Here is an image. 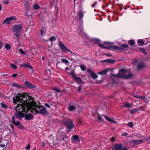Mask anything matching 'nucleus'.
Returning <instances> with one entry per match:
<instances>
[{
  "mask_svg": "<svg viewBox=\"0 0 150 150\" xmlns=\"http://www.w3.org/2000/svg\"><path fill=\"white\" fill-rule=\"evenodd\" d=\"M13 102L17 104L15 110L16 112H25L30 111L36 114L37 113L36 110V105L31 97L29 96L27 93H18L16 96L13 98Z\"/></svg>",
  "mask_w": 150,
  "mask_h": 150,
  "instance_id": "f257e3e1",
  "label": "nucleus"
},
{
  "mask_svg": "<svg viewBox=\"0 0 150 150\" xmlns=\"http://www.w3.org/2000/svg\"><path fill=\"white\" fill-rule=\"evenodd\" d=\"M113 76L117 78H123L125 79H128L133 77L134 75L129 71H127L122 69L120 70L118 74H114Z\"/></svg>",
  "mask_w": 150,
  "mask_h": 150,
  "instance_id": "f03ea898",
  "label": "nucleus"
},
{
  "mask_svg": "<svg viewBox=\"0 0 150 150\" xmlns=\"http://www.w3.org/2000/svg\"><path fill=\"white\" fill-rule=\"evenodd\" d=\"M12 30L16 32L15 35L17 40L19 38L20 35L18 34V33L21 31L22 28V26L21 25H15L13 26L12 28Z\"/></svg>",
  "mask_w": 150,
  "mask_h": 150,
  "instance_id": "7ed1b4c3",
  "label": "nucleus"
},
{
  "mask_svg": "<svg viewBox=\"0 0 150 150\" xmlns=\"http://www.w3.org/2000/svg\"><path fill=\"white\" fill-rule=\"evenodd\" d=\"M128 149L127 147L123 145L121 143L115 144L112 148V150H128Z\"/></svg>",
  "mask_w": 150,
  "mask_h": 150,
  "instance_id": "20e7f679",
  "label": "nucleus"
},
{
  "mask_svg": "<svg viewBox=\"0 0 150 150\" xmlns=\"http://www.w3.org/2000/svg\"><path fill=\"white\" fill-rule=\"evenodd\" d=\"M109 49H115L118 50H122L125 48H127L128 46V45L126 44H124L122 45L121 47L117 46L115 45H108Z\"/></svg>",
  "mask_w": 150,
  "mask_h": 150,
  "instance_id": "39448f33",
  "label": "nucleus"
},
{
  "mask_svg": "<svg viewBox=\"0 0 150 150\" xmlns=\"http://www.w3.org/2000/svg\"><path fill=\"white\" fill-rule=\"evenodd\" d=\"M36 104V103L35 102ZM36 110L37 111V113L41 114H45L47 113V111L46 109V108L44 107H40L39 106H37V104H36Z\"/></svg>",
  "mask_w": 150,
  "mask_h": 150,
  "instance_id": "423d86ee",
  "label": "nucleus"
},
{
  "mask_svg": "<svg viewBox=\"0 0 150 150\" xmlns=\"http://www.w3.org/2000/svg\"><path fill=\"white\" fill-rule=\"evenodd\" d=\"M64 124L69 129H72L74 127V125L72 121L68 119L67 121L64 122Z\"/></svg>",
  "mask_w": 150,
  "mask_h": 150,
  "instance_id": "0eeeda50",
  "label": "nucleus"
},
{
  "mask_svg": "<svg viewBox=\"0 0 150 150\" xmlns=\"http://www.w3.org/2000/svg\"><path fill=\"white\" fill-rule=\"evenodd\" d=\"M17 20V18L14 16H11L9 17H8L5 19L3 21L4 24L6 23V24H10L11 21H16Z\"/></svg>",
  "mask_w": 150,
  "mask_h": 150,
  "instance_id": "6e6552de",
  "label": "nucleus"
},
{
  "mask_svg": "<svg viewBox=\"0 0 150 150\" xmlns=\"http://www.w3.org/2000/svg\"><path fill=\"white\" fill-rule=\"evenodd\" d=\"M146 140V139L145 138H144L141 140H131L130 142V143L131 144H133L134 145H137L141 144L143 142L145 141Z\"/></svg>",
  "mask_w": 150,
  "mask_h": 150,
  "instance_id": "1a4fd4ad",
  "label": "nucleus"
},
{
  "mask_svg": "<svg viewBox=\"0 0 150 150\" xmlns=\"http://www.w3.org/2000/svg\"><path fill=\"white\" fill-rule=\"evenodd\" d=\"M58 137L61 139L66 141V139L67 138V136L66 133L64 132H62L61 134L60 132L58 133Z\"/></svg>",
  "mask_w": 150,
  "mask_h": 150,
  "instance_id": "9d476101",
  "label": "nucleus"
},
{
  "mask_svg": "<svg viewBox=\"0 0 150 150\" xmlns=\"http://www.w3.org/2000/svg\"><path fill=\"white\" fill-rule=\"evenodd\" d=\"M59 45L61 49L64 51H67L68 49L61 42H59Z\"/></svg>",
  "mask_w": 150,
  "mask_h": 150,
  "instance_id": "9b49d317",
  "label": "nucleus"
},
{
  "mask_svg": "<svg viewBox=\"0 0 150 150\" xmlns=\"http://www.w3.org/2000/svg\"><path fill=\"white\" fill-rule=\"evenodd\" d=\"M18 112L15 113V115L16 117L18 118L21 119L23 117L24 115L22 112H19L17 111Z\"/></svg>",
  "mask_w": 150,
  "mask_h": 150,
  "instance_id": "f8f14e48",
  "label": "nucleus"
},
{
  "mask_svg": "<svg viewBox=\"0 0 150 150\" xmlns=\"http://www.w3.org/2000/svg\"><path fill=\"white\" fill-rule=\"evenodd\" d=\"M87 71L88 72L91 74V77L93 79H96L98 78V76L91 69H87Z\"/></svg>",
  "mask_w": 150,
  "mask_h": 150,
  "instance_id": "ddd939ff",
  "label": "nucleus"
},
{
  "mask_svg": "<svg viewBox=\"0 0 150 150\" xmlns=\"http://www.w3.org/2000/svg\"><path fill=\"white\" fill-rule=\"evenodd\" d=\"M95 40L96 43L100 47L104 49L108 48L107 47H105V45L102 44H100V41L99 40L96 39Z\"/></svg>",
  "mask_w": 150,
  "mask_h": 150,
  "instance_id": "4468645a",
  "label": "nucleus"
},
{
  "mask_svg": "<svg viewBox=\"0 0 150 150\" xmlns=\"http://www.w3.org/2000/svg\"><path fill=\"white\" fill-rule=\"evenodd\" d=\"M71 140L72 142H78L80 141L79 137L76 135H74L71 138Z\"/></svg>",
  "mask_w": 150,
  "mask_h": 150,
  "instance_id": "2eb2a0df",
  "label": "nucleus"
},
{
  "mask_svg": "<svg viewBox=\"0 0 150 150\" xmlns=\"http://www.w3.org/2000/svg\"><path fill=\"white\" fill-rule=\"evenodd\" d=\"M24 84L26 87L29 88H32L35 87L34 85H32L29 81H25Z\"/></svg>",
  "mask_w": 150,
  "mask_h": 150,
  "instance_id": "dca6fc26",
  "label": "nucleus"
},
{
  "mask_svg": "<svg viewBox=\"0 0 150 150\" xmlns=\"http://www.w3.org/2000/svg\"><path fill=\"white\" fill-rule=\"evenodd\" d=\"M102 116L104 117L109 122L113 123H115V121L113 119L110 118L108 116L103 115Z\"/></svg>",
  "mask_w": 150,
  "mask_h": 150,
  "instance_id": "f3484780",
  "label": "nucleus"
},
{
  "mask_svg": "<svg viewBox=\"0 0 150 150\" xmlns=\"http://www.w3.org/2000/svg\"><path fill=\"white\" fill-rule=\"evenodd\" d=\"M110 69L109 68H107L103 70V71L99 72L98 74L100 75H104L108 71H109V70Z\"/></svg>",
  "mask_w": 150,
  "mask_h": 150,
  "instance_id": "a211bd4d",
  "label": "nucleus"
},
{
  "mask_svg": "<svg viewBox=\"0 0 150 150\" xmlns=\"http://www.w3.org/2000/svg\"><path fill=\"white\" fill-rule=\"evenodd\" d=\"M74 79H75L77 84L84 83L81 80L80 77L76 76V77H75V78Z\"/></svg>",
  "mask_w": 150,
  "mask_h": 150,
  "instance_id": "6ab92c4d",
  "label": "nucleus"
},
{
  "mask_svg": "<svg viewBox=\"0 0 150 150\" xmlns=\"http://www.w3.org/2000/svg\"><path fill=\"white\" fill-rule=\"evenodd\" d=\"M15 117L13 116L12 118L11 122L13 124L15 125H20V123L19 122L17 121H15L14 119Z\"/></svg>",
  "mask_w": 150,
  "mask_h": 150,
  "instance_id": "aec40b11",
  "label": "nucleus"
},
{
  "mask_svg": "<svg viewBox=\"0 0 150 150\" xmlns=\"http://www.w3.org/2000/svg\"><path fill=\"white\" fill-rule=\"evenodd\" d=\"M33 116L31 114H26L25 115V118L27 120H31L33 118Z\"/></svg>",
  "mask_w": 150,
  "mask_h": 150,
  "instance_id": "412c9836",
  "label": "nucleus"
},
{
  "mask_svg": "<svg viewBox=\"0 0 150 150\" xmlns=\"http://www.w3.org/2000/svg\"><path fill=\"white\" fill-rule=\"evenodd\" d=\"M68 109L69 111H72L76 109V107L74 105H69Z\"/></svg>",
  "mask_w": 150,
  "mask_h": 150,
  "instance_id": "4be33fe9",
  "label": "nucleus"
},
{
  "mask_svg": "<svg viewBox=\"0 0 150 150\" xmlns=\"http://www.w3.org/2000/svg\"><path fill=\"white\" fill-rule=\"evenodd\" d=\"M139 110L138 109H134L131 110L130 111V113L131 114H134L137 112Z\"/></svg>",
  "mask_w": 150,
  "mask_h": 150,
  "instance_id": "5701e85b",
  "label": "nucleus"
},
{
  "mask_svg": "<svg viewBox=\"0 0 150 150\" xmlns=\"http://www.w3.org/2000/svg\"><path fill=\"white\" fill-rule=\"evenodd\" d=\"M33 7L35 10H37L40 8V6L38 4H36L33 6Z\"/></svg>",
  "mask_w": 150,
  "mask_h": 150,
  "instance_id": "b1692460",
  "label": "nucleus"
},
{
  "mask_svg": "<svg viewBox=\"0 0 150 150\" xmlns=\"http://www.w3.org/2000/svg\"><path fill=\"white\" fill-rule=\"evenodd\" d=\"M144 65L143 63H141L138 64V68L139 69H140L142 67H144Z\"/></svg>",
  "mask_w": 150,
  "mask_h": 150,
  "instance_id": "393cba45",
  "label": "nucleus"
},
{
  "mask_svg": "<svg viewBox=\"0 0 150 150\" xmlns=\"http://www.w3.org/2000/svg\"><path fill=\"white\" fill-rule=\"evenodd\" d=\"M122 106L123 107L126 108H130L132 107V106L131 104L128 103H126L125 104L123 105Z\"/></svg>",
  "mask_w": 150,
  "mask_h": 150,
  "instance_id": "a878e982",
  "label": "nucleus"
},
{
  "mask_svg": "<svg viewBox=\"0 0 150 150\" xmlns=\"http://www.w3.org/2000/svg\"><path fill=\"white\" fill-rule=\"evenodd\" d=\"M5 48L7 50H9L11 47V46L10 44L6 43L4 46Z\"/></svg>",
  "mask_w": 150,
  "mask_h": 150,
  "instance_id": "bb28decb",
  "label": "nucleus"
},
{
  "mask_svg": "<svg viewBox=\"0 0 150 150\" xmlns=\"http://www.w3.org/2000/svg\"><path fill=\"white\" fill-rule=\"evenodd\" d=\"M135 41L133 40H130L128 41V43L131 45H134L135 44Z\"/></svg>",
  "mask_w": 150,
  "mask_h": 150,
  "instance_id": "cd10ccee",
  "label": "nucleus"
},
{
  "mask_svg": "<svg viewBox=\"0 0 150 150\" xmlns=\"http://www.w3.org/2000/svg\"><path fill=\"white\" fill-rule=\"evenodd\" d=\"M81 69L83 71H85L86 70V66L84 65H81L79 66Z\"/></svg>",
  "mask_w": 150,
  "mask_h": 150,
  "instance_id": "c85d7f7f",
  "label": "nucleus"
},
{
  "mask_svg": "<svg viewBox=\"0 0 150 150\" xmlns=\"http://www.w3.org/2000/svg\"><path fill=\"white\" fill-rule=\"evenodd\" d=\"M53 90L55 91L57 93H59L60 92V90L57 87H54L52 88Z\"/></svg>",
  "mask_w": 150,
  "mask_h": 150,
  "instance_id": "c756f323",
  "label": "nucleus"
},
{
  "mask_svg": "<svg viewBox=\"0 0 150 150\" xmlns=\"http://www.w3.org/2000/svg\"><path fill=\"white\" fill-rule=\"evenodd\" d=\"M56 39V38L54 36L50 38V40L51 42H53L55 41Z\"/></svg>",
  "mask_w": 150,
  "mask_h": 150,
  "instance_id": "7c9ffc66",
  "label": "nucleus"
},
{
  "mask_svg": "<svg viewBox=\"0 0 150 150\" xmlns=\"http://www.w3.org/2000/svg\"><path fill=\"white\" fill-rule=\"evenodd\" d=\"M103 115H102V116ZM97 118L98 119V120L99 121H100L101 122H102L103 121V118L104 117H103L102 116V117H101L99 115H98V116L97 117Z\"/></svg>",
  "mask_w": 150,
  "mask_h": 150,
  "instance_id": "2f4dec72",
  "label": "nucleus"
},
{
  "mask_svg": "<svg viewBox=\"0 0 150 150\" xmlns=\"http://www.w3.org/2000/svg\"><path fill=\"white\" fill-rule=\"evenodd\" d=\"M83 13L82 12L80 11L79 12V16L81 18H83Z\"/></svg>",
  "mask_w": 150,
  "mask_h": 150,
  "instance_id": "473e14b6",
  "label": "nucleus"
},
{
  "mask_svg": "<svg viewBox=\"0 0 150 150\" xmlns=\"http://www.w3.org/2000/svg\"><path fill=\"white\" fill-rule=\"evenodd\" d=\"M62 61L63 62L65 63L66 64H68L69 62V61L67 60L66 59H62Z\"/></svg>",
  "mask_w": 150,
  "mask_h": 150,
  "instance_id": "72a5a7b5",
  "label": "nucleus"
},
{
  "mask_svg": "<svg viewBox=\"0 0 150 150\" xmlns=\"http://www.w3.org/2000/svg\"><path fill=\"white\" fill-rule=\"evenodd\" d=\"M138 42L142 45H143L144 43V40L142 39H140L138 40Z\"/></svg>",
  "mask_w": 150,
  "mask_h": 150,
  "instance_id": "f704fd0d",
  "label": "nucleus"
},
{
  "mask_svg": "<svg viewBox=\"0 0 150 150\" xmlns=\"http://www.w3.org/2000/svg\"><path fill=\"white\" fill-rule=\"evenodd\" d=\"M11 67L13 69H16L17 68V66L13 64H11Z\"/></svg>",
  "mask_w": 150,
  "mask_h": 150,
  "instance_id": "c9c22d12",
  "label": "nucleus"
},
{
  "mask_svg": "<svg viewBox=\"0 0 150 150\" xmlns=\"http://www.w3.org/2000/svg\"><path fill=\"white\" fill-rule=\"evenodd\" d=\"M127 125L131 127H132L134 125L132 122H128Z\"/></svg>",
  "mask_w": 150,
  "mask_h": 150,
  "instance_id": "e433bc0d",
  "label": "nucleus"
},
{
  "mask_svg": "<svg viewBox=\"0 0 150 150\" xmlns=\"http://www.w3.org/2000/svg\"><path fill=\"white\" fill-rule=\"evenodd\" d=\"M1 107L3 108H7V106L6 105V104L3 103H1Z\"/></svg>",
  "mask_w": 150,
  "mask_h": 150,
  "instance_id": "4c0bfd02",
  "label": "nucleus"
},
{
  "mask_svg": "<svg viewBox=\"0 0 150 150\" xmlns=\"http://www.w3.org/2000/svg\"><path fill=\"white\" fill-rule=\"evenodd\" d=\"M19 50L21 53L23 54H25V52L22 49H19Z\"/></svg>",
  "mask_w": 150,
  "mask_h": 150,
  "instance_id": "58836bf2",
  "label": "nucleus"
},
{
  "mask_svg": "<svg viewBox=\"0 0 150 150\" xmlns=\"http://www.w3.org/2000/svg\"><path fill=\"white\" fill-rule=\"evenodd\" d=\"M140 49L141 50V51L143 53L145 54L146 53V50H145L143 48H140Z\"/></svg>",
  "mask_w": 150,
  "mask_h": 150,
  "instance_id": "ea45409f",
  "label": "nucleus"
},
{
  "mask_svg": "<svg viewBox=\"0 0 150 150\" xmlns=\"http://www.w3.org/2000/svg\"><path fill=\"white\" fill-rule=\"evenodd\" d=\"M70 75L72 76L74 78H75V77H76V76L75 74L73 72H71L70 73Z\"/></svg>",
  "mask_w": 150,
  "mask_h": 150,
  "instance_id": "a19ab883",
  "label": "nucleus"
},
{
  "mask_svg": "<svg viewBox=\"0 0 150 150\" xmlns=\"http://www.w3.org/2000/svg\"><path fill=\"white\" fill-rule=\"evenodd\" d=\"M13 86L15 87H19V85L15 82H13L12 83Z\"/></svg>",
  "mask_w": 150,
  "mask_h": 150,
  "instance_id": "79ce46f5",
  "label": "nucleus"
},
{
  "mask_svg": "<svg viewBox=\"0 0 150 150\" xmlns=\"http://www.w3.org/2000/svg\"><path fill=\"white\" fill-rule=\"evenodd\" d=\"M128 134L127 133L124 132V133H122L121 134V135L122 136H126Z\"/></svg>",
  "mask_w": 150,
  "mask_h": 150,
  "instance_id": "37998d69",
  "label": "nucleus"
},
{
  "mask_svg": "<svg viewBox=\"0 0 150 150\" xmlns=\"http://www.w3.org/2000/svg\"><path fill=\"white\" fill-rule=\"evenodd\" d=\"M45 33L44 31H43L42 30H41V34L42 35H45Z\"/></svg>",
  "mask_w": 150,
  "mask_h": 150,
  "instance_id": "c03bdc74",
  "label": "nucleus"
},
{
  "mask_svg": "<svg viewBox=\"0 0 150 150\" xmlns=\"http://www.w3.org/2000/svg\"><path fill=\"white\" fill-rule=\"evenodd\" d=\"M28 67L29 68V70H31L32 71V72H33L34 70H33V68L31 66H28Z\"/></svg>",
  "mask_w": 150,
  "mask_h": 150,
  "instance_id": "a18cd8bd",
  "label": "nucleus"
},
{
  "mask_svg": "<svg viewBox=\"0 0 150 150\" xmlns=\"http://www.w3.org/2000/svg\"><path fill=\"white\" fill-rule=\"evenodd\" d=\"M3 43L0 40V50L3 47Z\"/></svg>",
  "mask_w": 150,
  "mask_h": 150,
  "instance_id": "49530a36",
  "label": "nucleus"
},
{
  "mask_svg": "<svg viewBox=\"0 0 150 150\" xmlns=\"http://www.w3.org/2000/svg\"><path fill=\"white\" fill-rule=\"evenodd\" d=\"M82 88V86L81 85H80L78 87V90L80 91Z\"/></svg>",
  "mask_w": 150,
  "mask_h": 150,
  "instance_id": "de8ad7c7",
  "label": "nucleus"
},
{
  "mask_svg": "<svg viewBox=\"0 0 150 150\" xmlns=\"http://www.w3.org/2000/svg\"><path fill=\"white\" fill-rule=\"evenodd\" d=\"M9 3V1L7 0H6L4 2V4H7Z\"/></svg>",
  "mask_w": 150,
  "mask_h": 150,
  "instance_id": "09e8293b",
  "label": "nucleus"
},
{
  "mask_svg": "<svg viewBox=\"0 0 150 150\" xmlns=\"http://www.w3.org/2000/svg\"><path fill=\"white\" fill-rule=\"evenodd\" d=\"M110 140L112 142H114L115 141V138L114 137H112L111 138H110Z\"/></svg>",
  "mask_w": 150,
  "mask_h": 150,
  "instance_id": "8fccbe9b",
  "label": "nucleus"
},
{
  "mask_svg": "<svg viewBox=\"0 0 150 150\" xmlns=\"http://www.w3.org/2000/svg\"><path fill=\"white\" fill-rule=\"evenodd\" d=\"M30 148V144H28L25 147V149L27 150L29 149Z\"/></svg>",
  "mask_w": 150,
  "mask_h": 150,
  "instance_id": "3c124183",
  "label": "nucleus"
},
{
  "mask_svg": "<svg viewBox=\"0 0 150 150\" xmlns=\"http://www.w3.org/2000/svg\"><path fill=\"white\" fill-rule=\"evenodd\" d=\"M134 97L136 98H142L141 96L136 95H134Z\"/></svg>",
  "mask_w": 150,
  "mask_h": 150,
  "instance_id": "603ef678",
  "label": "nucleus"
},
{
  "mask_svg": "<svg viewBox=\"0 0 150 150\" xmlns=\"http://www.w3.org/2000/svg\"><path fill=\"white\" fill-rule=\"evenodd\" d=\"M108 62L110 63H113L115 62V61L114 60L108 59Z\"/></svg>",
  "mask_w": 150,
  "mask_h": 150,
  "instance_id": "864d4df0",
  "label": "nucleus"
},
{
  "mask_svg": "<svg viewBox=\"0 0 150 150\" xmlns=\"http://www.w3.org/2000/svg\"><path fill=\"white\" fill-rule=\"evenodd\" d=\"M45 105L48 108H50V105L47 103H45Z\"/></svg>",
  "mask_w": 150,
  "mask_h": 150,
  "instance_id": "5fc2aeb1",
  "label": "nucleus"
},
{
  "mask_svg": "<svg viewBox=\"0 0 150 150\" xmlns=\"http://www.w3.org/2000/svg\"><path fill=\"white\" fill-rule=\"evenodd\" d=\"M97 3V1H95V2L92 5V7H95V5Z\"/></svg>",
  "mask_w": 150,
  "mask_h": 150,
  "instance_id": "6e6d98bb",
  "label": "nucleus"
},
{
  "mask_svg": "<svg viewBox=\"0 0 150 150\" xmlns=\"http://www.w3.org/2000/svg\"><path fill=\"white\" fill-rule=\"evenodd\" d=\"M12 76L13 77L15 78L17 76V74H12Z\"/></svg>",
  "mask_w": 150,
  "mask_h": 150,
  "instance_id": "4d7b16f0",
  "label": "nucleus"
},
{
  "mask_svg": "<svg viewBox=\"0 0 150 150\" xmlns=\"http://www.w3.org/2000/svg\"><path fill=\"white\" fill-rule=\"evenodd\" d=\"M67 51L70 52V53H71V54H74V53L73 52L71 51V50H68Z\"/></svg>",
  "mask_w": 150,
  "mask_h": 150,
  "instance_id": "13d9d810",
  "label": "nucleus"
},
{
  "mask_svg": "<svg viewBox=\"0 0 150 150\" xmlns=\"http://www.w3.org/2000/svg\"><path fill=\"white\" fill-rule=\"evenodd\" d=\"M28 2H26L25 4V6L26 7H27L28 6Z\"/></svg>",
  "mask_w": 150,
  "mask_h": 150,
  "instance_id": "bf43d9fd",
  "label": "nucleus"
},
{
  "mask_svg": "<svg viewBox=\"0 0 150 150\" xmlns=\"http://www.w3.org/2000/svg\"><path fill=\"white\" fill-rule=\"evenodd\" d=\"M45 146V144L44 142H42V146Z\"/></svg>",
  "mask_w": 150,
  "mask_h": 150,
  "instance_id": "052dcab7",
  "label": "nucleus"
},
{
  "mask_svg": "<svg viewBox=\"0 0 150 150\" xmlns=\"http://www.w3.org/2000/svg\"><path fill=\"white\" fill-rule=\"evenodd\" d=\"M65 70L67 71L69 69V68L68 67H66L65 69Z\"/></svg>",
  "mask_w": 150,
  "mask_h": 150,
  "instance_id": "680f3d73",
  "label": "nucleus"
},
{
  "mask_svg": "<svg viewBox=\"0 0 150 150\" xmlns=\"http://www.w3.org/2000/svg\"><path fill=\"white\" fill-rule=\"evenodd\" d=\"M104 42L105 44H110V42Z\"/></svg>",
  "mask_w": 150,
  "mask_h": 150,
  "instance_id": "e2e57ef3",
  "label": "nucleus"
},
{
  "mask_svg": "<svg viewBox=\"0 0 150 150\" xmlns=\"http://www.w3.org/2000/svg\"><path fill=\"white\" fill-rule=\"evenodd\" d=\"M48 51L50 52H51V53L52 52V50L50 49H48Z\"/></svg>",
  "mask_w": 150,
  "mask_h": 150,
  "instance_id": "0e129e2a",
  "label": "nucleus"
},
{
  "mask_svg": "<svg viewBox=\"0 0 150 150\" xmlns=\"http://www.w3.org/2000/svg\"><path fill=\"white\" fill-rule=\"evenodd\" d=\"M1 8H2L1 6V5H0V11H1Z\"/></svg>",
  "mask_w": 150,
  "mask_h": 150,
  "instance_id": "69168bd1",
  "label": "nucleus"
},
{
  "mask_svg": "<svg viewBox=\"0 0 150 150\" xmlns=\"http://www.w3.org/2000/svg\"><path fill=\"white\" fill-rule=\"evenodd\" d=\"M106 55L108 56H109L110 55V54L109 53H108L106 54Z\"/></svg>",
  "mask_w": 150,
  "mask_h": 150,
  "instance_id": "338daca9",
  "label": "nucleus"
},
{
  "mask_svg": "<svg viewBox=\"0 0 150 150\" xmlns=\"http://www.w3.org/2000/svg\"><path fill=\"white\" fill-rule=\"evenodd\" d=\"M28 66H30L29 65H28V64H26V65H25V66L26 67H28Z\"/></svg>",
  "mask_w": 150,
  "mask_h": 150,
  "instance_id": "774afa93",
  "label": "nucleus"
}]
</instances>
